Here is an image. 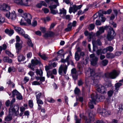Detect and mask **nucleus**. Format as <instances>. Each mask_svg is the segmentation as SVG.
Returning <instances> with one entry per match:
<instances>
[{
  "label": "nucleus",
  "mask_w": 123,
  "mask_h": 123,
  "mask_svg": "<svg viewBox=\"0 0 123 123\" xmlns=\"http://www.w3.org/2000/svg\"><path fill=\"white\" fill-rule=\"evenodd\" d=\"M69 53L70 55H68L65 59H62L61 61L64 63L63 65H61L60 67L58 70L59 74L62 75L63 72L64 74H66L68 66L70 63L72 65H74L73 61L72 59L71 56H72V53L71 51H69Z\"/></svg>",
  "instance_id": "nucleus-1"
},
{
  "label": "nucleus",
  "mask_w": 123,
  "mask_h": 123,
  "mask_svg": "<svg viewBox=\"0 0 123 123\" xmlns=\"http://www.w3.org/2000/svg\"><path fill=\"white\" fill-rule=\"evenodd\" d=\"M89 73L90 74V77L91 79L93 80V82L95 84H97L98 82V80L100 79V77L102 75L101 73L96 74L94 69L90 68H89L87 71L86 72V75L89 77V76L88 75Z\"/></svg>",
  "instance_id": "nucleus-2"
},
{
  "label": "nucleus",
  "mask_w": 123,
  "mask_h": 123,
  "mask_svg": "<svg viewBox=\"0 0 123 123\" xmlns=\"http://www.w3.org/2000/svg\"><path fill=\"white\" fill-rule=\"evenodd\" d=\"M19 106L17 104H15L14 105H10V107L9 109V113L18 116H19Z\"/></svg>",
  "instance_id": "nucleus-3"
},
{
  "label": "nucleus",
  "mask_w": 123,
  "mask_h": 123,
  "mask_svg": "<svg viewBox=\"0 0 123 123\" xmlns=\"http://www.w3.org/2000/svg\"><path fill=\"white\" fill-rule=\"evenodd\" d=\"M105 99V97L101 95L96 94V95L94 96V95L92 94L91 95L89 100L93 103H95V102H98L100 101H102Z\"/></svg>",
  "instance_id": "nucleus-4"
},
{
  "label": "nucleus",
  "mask_w": 123,
  "mask_h": 123,
  "mask_svg": "<svg viewBox=\"0 0 123 123\" xmlns=\"http://www.w3.org/2000/svg\"><path fill=\"white\" fill-rule=\"evenodd\" d=\"M118 74L117 71L115 70H113L110 72H107L105 73L104 76L103 77L114 79L116 78L118 76Z\"/></svg>",
  "instance_id": "nucleus-5"
},
{
  "label": "nucleus",
  "mask_w": 123,
  "mask_h": 123,
  "mask_svg": "<svg viewBox=\"0 0 123 123\" xmlns=\"http://www.w3.org/2000/svg\"><path fill=\"white\" fill-rule=\"evenodd\" d=\"M116 34L113 28L110 27L109 28L108 33L107 35V38L108 41L113 39L115 36Z\"/></svg>",
  "instance_id": "nucleus-6"
},
{
  "label": "nucleus",
  "mask_w": 123,
  "mask_h": 123,
  "mask_svg": "<svg viewBox=\"0 0 123 123\" xmlns=\"http://www.w3.org/2000/svg\"><path fill=\"white\" fill-rule=\"evenodd\" d=\"M97 111L98 113L104 117L108 116L111 114L110 111L103 109H98Z\"/></svg>",
  "instance_id": "nucleus-7"
},
{
  "label": "nucleus",
  "mask_w": 123,
  "mask_h": 123,
  "mask_svg": "<svg viewBox=\"0 0 123 123\" xmlns=\"http://www.w3.org/2000/svg\"><path fill=\"white\" fill-rule=\"evenodd\" d=\"M31 64L28 65V67L33 71H34V67L35 65H37L39 64L40 62L37 60L32 59L31 60Z\"/></svg>",
  "instance_id": "nucleus-8"
},
{
  "label": "nucleus",
  "mask_w": 123,
  "mask_h": 123,
  "mask_svg": "<svg viewBox=\"0 0 123 123\" xmlns=\"http://www.w3.org/2000/svg\"><path fill=\"white\" fill-rule=\"evenodd\" d=\"M89 57L90 58L91 64L93 66H95L97 63L98 58L96 56H95V54H94L90 55Z\"/></svg>",
  "instance_id": "nucleus-9"
},
{
  "label": "nucleus",
  "mask_w": 123,
  "mask_h": 123,
  "mask_svg": "<svg viewBox=\"0 0 123 123\" xmlns=\"http://www.w3.org/2000/svg\"><path fill=\"white\" fill-rule=\"evenodd\" d=\"M28 0H14L15 3L21 6H28Z\"/></svg>",
  "instance_id": "nucleus-10"
},
{
  "label": "nucleus",
  "mask_w": 123,
  "mask_h": 123,
  "mask_svg": "<svg viewBox=\"0 0 123 123\" xmlns=\"http://www.w3.org/2000/svg\"><path fill=\"white\" fill-rule=\"evenodd\" d=\"M23 17L29 25L31 24V19L32 18V17L30 14L29 13H25L24 14Z\"/></svg>",
  "instance_id": "nucleus-11"
},
{
  "label": "nucleus",
  "mask_w": 123,
  "mask_h": 123,
  "mask_svg": "<svg viewBox=\"0 0 123 123\" xmlns=\"http://www.w3.org/2000/svg\"><path fill=\"white\" fill-rule=\"evenodd\" d=\"M97 90L101 93H105L106 89L104 86L99 84L98 86Z\"/></svg>",
  "instance_id": "nucleus-12"
},
{
  "label": "nucleus",
  "mask_w": 123,
  "mask_h": 123,
  "mask_svg": "<svg viewBox=\"0 0 123 123\" xmlns=\"http://www.w3.org/2000/svg\"><path fill=\"white\" fill-rule=\"evenodd\" d=\"M71 75L73 79L76 80L78 78V74L75 68H73L71 70Z\"/></svg>",
  "instance_id": "nucleus-13"
},
{
  "label": "nucleus",
  "mask_w": 123,
  "mask_h": 123,
  "mask_svg": "<svg viewBox=\"0 0 123 123\" xmlns=\"http://www.w3.org/2000/svg\"><path fill=\"white\" fill-rule=\"evenodd\" d=\"M23 42L21 41V43H19L17 42L15 44L16 48V52L18 54L19 51L21 50L22 47V44Z\"/></svg>",
  "instance_id": "nucleus-14"
},
{
  "label": "nucleus",
  "mask_w": 123,
  "mask_h": 123,
  "mask_svg": "<svg viewBox=\"0 0 123 123\" xmlns=\"http://www.w3.org/2000/svg\"><path fill=\"white\" fill-rule=\"evenodd\" d=\"M14 28L17 32L21 35H24V34L25 33V32L24 30L19 27H14Z\"/></svg>",
  "instance_id": "nucleus-15"
},
{
  "label": "nucleus",
  "mask_w": 123,
  "mask_h": 123,
  "mask_svg": "<svg viewBox=\"0 0 123 123\" xmlns=\"http://www.w3.org/2000/svg\"><path fill=\"white\" fill-rule=\"evenodd\" d=\"M113 50V47L111 46H109L103 49L102 50V53L103 54H104L108 51L111 52Z\"/></svg>",
  "instance_id": "nucleus-16"
},
{
  "label": "nucleus",
  "mask_w": 123,
  "mask_h": 123,
  "mask_svg": "<svg viewBox=\"0 0 123 123\" xmlns=\"http://www.w3.org/2000/svg\"><path fill=\"white\" fill-rule=\"evenodd\" d=\"M106 27H101L99 28L98 31L96 33V35L97 36H99L100 34L103 33L104 32V30Z\"/></svg>",
  "instance_id": "nucleus-17"
},
{
  "label": "nucleus",
  "mask_w": 123,
  "mask_h": 123,
  "mask_svg": "<svg viewBox=\"0 0 123 123\" xmlns=\"http://www.w3.org/2000/svg\"><path fill=\"white\" fill-rule=\"evenodd\" d=\"M77 11L76 9V5H74L72 6H70L69 9V12L70 13H71L73 12L74 13Z\"/></svg>",
  "instance_id": "nucleus-18"
},
{
  "label": "nucleus",
  "mask_w": 123,
  "mask_h": 123,
  "mask_svg": "<svg viewBox=\"0 0 123 123\" xmlns=\"http://www.w3.org/2000/svg\"><path fill=\"white\" fill-rule=\"evenodd\" d=\"M54 0L53 1L56 4L52 5L51 4L49 6V7L50 8V9H55L57 7V6H59V4L58 2V0Z\"/></svg>",
  "instance_id": "nucleus-19"
},
{
  "label": "nucleus",
  "mask_w": 123,
  "mask_h": 123,
  "mask_svg": "<svg viewBox=\"0 0 123 123\" xmlns=\"http://www.w3.org/2000/svg\"><path fill=\"white\" fill-rule=\"evenodd\" d=\"M10 9V6L6 4H4L1 7V9L4 11H8Z\"/></svg>",
  "instance_id": "nucleus-20"
},
{
  "label": "nucleus",
  "mask_w": 123,
  "mask_h": 123,
  "mask_svg": "<svg viewBox=\"0 0 123 123\" xmlns=\"http://www.w3.org/2000/svg\"><path fill=\"white\" fill-rule=\"evenodd\" d=\"M6 33L8 34L10 36H11L14 33V31L12 29L9 30L8 29H6L5 31Z\"/></svg>",
  "instance_id": "nucleus-21"
},
{
  "label": "nucleus",
  "mask_w": 123,
  "mask_h": 123,
  "mask_svg": "<svg viewBox=\"0 0 123 123\" xmlns=\"http://www.w3.org/2000/svg\"><path fill=\"white\" fill-rule=\"evenodd\" d=\"M11 114V113H9V112L8 114L5 118V121H10L12 119V117Z\"/></svg>",
  "instance_id": "nucleus-22"
},
{
  "label": "nucleus",
  "mask_w": 123,
  "mask_h": 123,
  "mask_svg": "<svg viewBox=\"0 0 123 123\" xmlns=\"http://www.w3.org/2000/svg\"><path fill=\"white\" fill-rule=\"evenodd\" d=\"M122 85V84L120 83H117L114 86L115 90H114V91H115L116 92H117L119 87Z\"/></svg>",
  "instance_id": "nucleus-23"
},
{
  "label": "nucleus",
  "mask_w": 123,
  "mask_h": 123,
  "mask_svg": "<svg viewBox=\"0 0 123 123\" xmlns=\"http://www.w3.org/2000/svg\"><path fill=\"white\" fill-rule=\"evenodd\" d=\"M3 60L4 62H8L9 63H11L12 62V60L11 59H10L7 56L4 57Z\"/></svg>",
  "instance_id": "nucleus-24"
},
{
  "label": "nucleus",
  "mask_w": 123,
  "mask_h": 123,
  "mask_svg": "<svg viewBox=\"0 0 123 123\" xmlns=\"http://www.w3.org/2000/svg\"><path fill=\"white\" fill-rule=\"evenodd\" d=\"M106 57L108 58L112 59L115 57V55L114 54L109 52L106 54Z\"/></svg>",
  "instance_id": "nucleus-25"
},
{
  "label": "nucleus",
  "mask_w": 123,
  "mask_h": 123,
  "mask_svg": "<svg viewBox=\"0 0 123 123\" xmlns=\"http://www.w3.org/2000/svg\"><path fill=\"white\" fill-rule=\"evenodd\" d=\"M10 19H11L12 20H14L15 19L16 17V15L15 11H12L11 13H10Z\"/></svg>",
  "instance_id": "nucleus-26"
},
{
  "label": "nucleus",
  "mask_w": 123,
  "mask_h": 123,
  "mask_svg": "<svg viewBox=\"0 0 123 123\" xmlns=\"http://www.w3.org/2000/svg\"><path fill=\"white\" fill-rule=\"evenodd\" d=\"M60 12L59 14H63V16L66 15V10L64 9V8L62 9H60L59 10Z\"/></svg>",
  "instance_id": "nucleus-27"
},
{
  "label": "nucleus",
  "mask_w": 123,
  "mask_h": 123,
  "mask_svg": "<svg viewBox=\"0 0 123 123\" xmlns=\"http://www.w3.org/2000/svg\"><path fill=\"white\" fill-rule=\"evenodd\" d=\"M25 59V57L23 55L20 54L18 56V59L19 62H21L24 61Z\"/></svg>",
  "instance_id": "nucleus-28"
},
{
  "label": "nucleus",
  "mask_w": 123,
  "mask_h": 123,
  "mask_svg": "<svg viewBox=\"0 0 123 123\" xmlns=\"http://www.w3.org/2000/svg\"><path fill=\"white\" fill-rule=\"evenodd\" d=\"M89 119L86 120V123H90L91 120L93 119V115H92V114L91 113L89 114Z\"/></svg>",
  "instance_id": "nucleus-29"
},
{
  "label": "nucleus",
  "mask_w": 123,
  "mask_h": 123,
  "mask_svg": "<svg viewBox=\"0 0 123 123\" xmlns=\"http://www.w3.org/2000/svg\"><path fill=\"white\" fill-rule=\"evenodd\" d=\"M72 23L71 22L69 23L67 26V27L65 29V30L67 31H70L72 28Z\"/></svg>",
  "instance_id": "nucleus-30"
},
{
  "label": "nucleus",
  "mask_w": 123,
  "mask_h": 123,
  "mask_svg": "<svg viewBox=\"0 0 123 123\" xmlns=\"http://www.w3.org/2000/svg\"><path fill=\"white\" fill-rule=\"evenodd\" d=\"M99 19L101 20L102 22H104L105 20V18L104 17L103 14L101 13H99Z\"/></svg>",
  "instance_id": "nucleus-31"
},
{
  "label": "nucleus",
  "mask_w": 123,
  "mask_h": 123,
  "mask_svg": "<svg viewBox=\"0 0 123 123\" xmlns=\"http://www.w3.org/2000/svg\"><path fill=\"white\" fill-rule=\"evenodd\" d=\"M38 54L42 59L44 60H46L48 58L46 56L45 54H41L39 52L38 53Z\"/></svg>",
  "instance_id": "nucleus-32"
},
{
  "label": "nucleus",
  "mask_w": 123,
  "mask_h": 123,
  "mask_svg": "<svg viewBox=\"0 0 123 123\" xmlns=\"http://www.w3.org/2000/svg\"><path fill=\"white\" fill-rule=\"evenodd\" d=\"M95 27V25L93 24H91L89 25L88 26L87 28L90 31H91L93 30Z\"/></svg>",
  "instance_id": "nucleus-33"
},
{
  "label": "nucleus",
  "mask_w": 123,
  "mask_h": 123,
  "mask_svg": "<svg viewBox=\"0 0 123 123\" xmlns=\"http://www.w3.org/2000/svg\"><path fill=\"white\" fill-rule=\"evenodd\" d=\"M27 44L29 46L32 47H33L34 45L32 43L31 41V40L30 38L28 39V40H27Z\"/></svg>",
  "instance_id": "nucleus-34"
},
{
  "label": "nucleus",
  "mask_w": 123,
  "mask_h": 123,
  "mask_svg": "<svg viewBox=\"0 0 123 123\" xmlns=\"http://www.w3.org/2000/svg\"><path fill=\"white\" fill-rule=\"evenodd\" d=\"M12 97H14L15 95H18V94L19 93L16 90L14 89L12 92Z\"/></svg>",
  "instance_id": "nucleus-35"
},
{
  "label": "nucleus",
  "mask_w": 123,
  "mask_h": 123,
  "mask_svg": "<svg viewBox=\"0 0 123 123\" xmlns=\"http://www.w3.org/2000/svg\"><path fill=\"white\" fill-rule=\"evenodd\" d=\"M92 43L93 45L94 44H96L99 45H100L101 44L100 40L98 39L96 41H93Z\"/></svg>",
  "instance_id": "nucleus-36"
},
{
  "label": "nucleus",
  "mask_w": 123,
  "mask_h": 123,
  "mask_svg": "<svg viewBox=\"0 0 123 123\" xmlns=\"http://www.w3.org/2000/svg\"><path fill=\"white\" fill-rule=\"evenodd\" d=\"M7 48V46L5 44H3L2 47L0 46V54H1L2 50H5Z\"/></svg>",
  "instance_id": "nucleus-37"
},
{
  "label": "nucleus",
  "mask_w": 123,
  "mask_h": 123,
  "mask_svg": "<svg viewBox=\"0 0 123 123\" xmlns=\"http://www.w3.org/2000/svg\"><path fill=\"white\" fill-rule=\"evenodd\" d=\"M36 73L37 75L39 74L40 76L42 75L43 74L42 71L41 69H36Z\"/></svg>",
  "instance_id": "nucleus-38"
},
{
  "label": "nucleus",
  "mask_w": 123,
  "mask_h": 123,
  "mask_svg": "<svg viewBox=\"0 0 123 123\" xmlns=\"http://www.w3.org/2000/svg\"><path fill=\"white\" fill-rule=\"evenodd\" d=\"M16 70V69L14 67H10L8 68V71L9 73L12 72H14Z\"/></svg>",
  "instance_id": "nucleus-39"
},
{
  "label": "nucleus",
  "mask_w": 123,
  "mask_h": 123,
  "mask_svg": "<svg viewBox=\"0 0 123 123\" xmlns=\"http://www.w3.org/2000/svg\"><path fill=\"white\" fill-rule=\"evenodd\" d=\"M75 58L76 61H78L80 58V57L78 53H75Z\"/></svg>",
  "instance_id": "nucleus-40"
},
{
  "label": "nucleus",
  "mask_w": 123,
  "mask_h": 123,
  "mask_svg": "<svg viewBox=\"0 0 123 123\" xmlns=\"http://www.w3.org/2000/svg\"><path fill=\"white\" fill-rule=\"evenodd\" d=\"M35 94H36V99H39L42 95V93L40 92H36Z\"/></svg>",
  "instance_id": "nucleus-41"
},
{
  "label": "nucleus",
  "mask_w": 123,
  "mask_h": 123,
  "mask_svg": "<svg viewBox=\"0 0 123 123\" xmlns=\"http://www.w3.org/2000/svg\"><path fill=\"white\" fill-rule=\"evenodd\" d=\"M112 11V10L111 9H109L106 11H104L103 12V13L104 14H110Z\"/></svg>",
  "instance_id": "nucleus-42"
},
{
  "label": "nucleus",
  "mask_w": 123,
  "mask_h": 123,
  "mask_svg": "<svg viewBox=\"0 0 123 123\" xmlns=\"http://www.w3.org/2000/svg\"><path fill=\"white\" fill-rule=\"evenodd\" d=\"M80 90L77 88H76L74 90V92L75 94L78 95L80 92Z\"/></svg>",
  "instance_id": "nucleus-43"
},
{
  "label": "nucleus",
  "mask_w": 123,
  "mask_h": 123,
  "mask_svg": "<svg viewBox=\"0 0 123 123\" xmlns=\"http://www.w3.org/2000/svg\"><path fill=\"white\" fill-rule=\"evenodd\" d=\"M5 53L6 54H7L9 56L11 57H12L14 56L13 54H12L8 50H6L5 51Z\"/></svg>",
  "instance_id": "nucleus-44"
},
{
  "label": "nucleus",
  "mask_w": 123,
  "mask_h": 123,
  "mask_svg": "<svg viewBox=\"0 0 123 123\" xmlns=\"http://www.w3.org/2000/svg\"><path fill=\"white\" fill-rule=\"evenodd\" d=\"M90 102H89L88 103L89 106V107L91 109H92L94 107V106L92 104H96V102H95V103H93L92 101H91L90 100Z\"/></svg>",
  "instance_id": "nucleus-45"
},
{
  "label": "nucleus",
  "mask_w": 123,
  "mask_h": 123,
  "mask_svg": "<svg viewBox=\"0 0 123 123\" xmlns=\"http://www.w3.org/2000/svg\"><path fill=\"white\" fill-rule=\"evenodd\" d=\"M28 105L30 108H32L33 105V101L31 100H29L28 102Z\"/></svg>",
  "instance_id": "nucleus-46"
},
{
  "label": "nucleus",
  "mask_w": 123,
  "mask_h": 123,
  "mask_svg": "<svg viewBox=\"0 0 123 123\" xmlns=\"http://www.w3.org/2000/svg\"><path fill=\"white\" fill-rule=\"evenodd\" d=\"M36 100L38 105H43V102L42 100L40 99H36Z\"/></svg>",
  "instance_id": "nucleus-47"
},
{
  "label": "nucleus",
  "mask_w": 123,
  "mask_h": 123,
  "mask_svg": "<svg viewBox=\"0 0 123 123\" xmlns=\"http://www.w3.org/2000/svg\"><path fill=\"white\" fill-rule=\"evenodd\" d=\"M51 13L53 14H55L56 13H58V11L57 10H55L53 9H50Z\"/></svg>",
  "instance_id": "nucleus-48"
},
{
  "label": "nucleus",
  "mask_w": 123,
  "mask_h": 123,
  "mask_svg": "<svg viewBox=\"0 0 123 123\" xmlns=\"http://www.w3.org/2000/svg\"><path fill=\"white\" fill-rule=\"evenodd\" d=\"M16 98L17 99L20 100L22 99L23 97L21 94L19 93L18 95H17Z\"/></svg>",
  "instance_id": "nucleus-49"
},
{
  "label": "nucleus",
  "mask_w": 123,
  "mask_h": 123,
  "mask_svg": "<svg viewBox=\"0 0 123 123\" xmlns=\"http://www.w3.org/2000/svg\"><path fill=\"white\" fill-rule=\"evenodd\" d=\"M108 62V61L107 60L105 59L102 61V64L104 66H106Z\"/></svg>",
  "instance_id": "nucleus-50"
},
{
  "label": "nucleus",
  "mask_w": 123,
  "mask_h": 123,
  "mask_svg": "<svg viewBox=\"0 0 123 123\" xmlns=\"http://www.w3.org/2000/svg\"><path fill=\"white\" fill-rule=\"evenodd\" d=\"M64 18H65L66 19H68L69 21H70L71 19H70V16L69 15H65L63 16Z\"/></svg>",
  "instance_id": "nucleus-51"
},
{
  "label": "nucleus",
  "mask_w": 123,
  "mask_h": 123,
  "mask_svg": "<svg viewBox=\"0 0 123 123\" xmlns=\"http://www.w3.org/2000/svg\"><path fill=\"white\" fill-rule=\"evenodd\" d=\"M47 76L48 78H49L50 75H52L53 74L52 72L51 71H47Z\"/></svg>",
  "instance_id": "nucleus-52"
},
{
  "label": "nucleus",
  "mask_w": 123,
  "mask_h": 123,
  "mask_svg": "<svg viewBox=\"0 0 123 123\" xmlns=\"http://www.w3.org/2000/svg\"><path fill=\"white\" fill-rule=\"evenodd\" d=\"M32 84L33 85H39L40 84V83L39 82L34 81L32 82Z\"/></svg>",
  "instance_id": "nucleus-53"
},
{
  "label": "nucleus",
  "mask_w": 123,
  "mask_h": 123,
  "mask_svg": "<svg viewBox=\"0 0 123 123\" xmlns=\"http://www.w3.org/2000/svg\"><path fill=\"white\" fill-rule=\"evenodd\" d=\"M113 91H112L111 90H110L108 91L107 93L108 96L109 97H111L113 93Z\"/></svg>",
  "instance_id": "nucleus-54"
},
{
  "label": "nucleus",
  "mask_w": 123,
  "mask_h": 123,
  "mask_svg": "<svg viewBox=\"0 0 123 123\" xmlns=\"http://www.w3.org/2000/svg\"><path fill=\"white\" fill-rule=\"evenodd\" d=\"M96 53L98 55H99L101 54L102 53V51L101 49H98L96 51Z\"/></svg>",
  "instance_id": "nucleus-55"
},
{
  "label": "nucleus",
  "mask_w": 123,
  "mask_h": 123,
  "mask_svg": "<svg viewBox=\"0 0 123 123\" xmlns=\"http://www.w3.org/2000/svg\"><path fill=\"white\" fill-rule=\"evenodd\" d=\"M42 10L45 13H48L49 11L48 9L46 8H43Z\"/></svg>",
  "instance_id": "nucleus-56"
},
{
  "label": "nucleus",
  "mask_w": 123,
  "mask_h": 123,
  "mask_svg": "<svg viewBox=\"0 0 123 123\" xmlns=\"http://www.w3.org/2000/svg\"><path fill=\"white\" fill-rule=\"evenodd\" d=\"M93 32H92L91 33H89V36L88 37V40L89 41H90L91 40L92 34Z\"/></svg>",
  "instance_id": "nucleus-57"
},
{
  "label": "nucleus",
  "mask_w": 123,
  "mask_h": 123,
  "mask_svg": "<svg viewBox=\"0 0 123 123\" xmlns=\"http://www.w3.org/2000/svg\"><path fill=\"white\" fill-rule=\"evenodd\" d=\"M32 56V53L31 52L28 53L27 54V57L29 58H31Z\"/></svg>",
  "instance_id": "nucleus-58"
},
{
  "label": "nucleus",
  "mask_w": 123,
  "mask_h": 123,
  "mask_svg": "<svg viewBox=\"0 0 123 123\" xmlns=\"http://www.w3.org/2000/svg\"><path fill=\"white\" fill-rule=\"evenodd\" d=\"M95 24L96 25H101V23L100 20H97L96 21Z\"/></svg>",
  "instance_id": "nucleus-59"
},
{
  "label": "nucleus",
  "mask_w": 123,
  "mask_h": 123,
  "mask_svg": "<svg viewBox=\"0 0 123 123\" xmlns=\"http://www.w3.org/2000/svg\"><path fill=\"white\" fill-rule=\"evenodd\" d=\"M83 83V82L81 80H80L78 81V85L79 86H81Z\"/></svg>",
  "instance_id": "nucleus-60"
},
{
  "label": "nucleus",
  "mask_w": 123,
  "mask_h": 123,
  "mask_svg": "<svg viewBox=\"0 0 123 123\" xmlns=\"http://www.w3.org/2000/svg\"><path fill=\"white\" fill-rule=\"evenodd\" d=\"M37 25V22L36 20H33L32 22V25L33 27Z\"/></svg>",
  "instance_id": "nucleus-61"
},
{
  "label": "nucleus",
  "mask_w": 123,
  "mask_h": 123,
  "mask_svg": "<svg viewBox=\"0 0 123 123\" xmlns=\"http://www.w3.org/2000/svg\"><path fill=\"white\" fill-rule=\"evenodd\" d=\"M10 102L9 100H7L5 102V105L7 107H8L9 106Z\"/></svg>",
  "instance_id": "nucleus-62"
},
{
  "label": "nucleus",
  "mask_w": 123,
  "mask_h": 123,
  "mask_svg": "<svg viewBox=\"0 0 123 123\" xmlns=\"http://www.w3.org/2000/svg\"><path fill=\"white\" fill-rule=\"evenodd\" d=\"M10 12H6L5 14V16L6 17L9 18H10Z\"/></svg>",
  "instance_id": "nucleus-63"
},
{
  "label": "nucleus",
  "mask_w": 123,
  "mask_h": 123,
  "mask_svg": "<svg viewBox=\"0 0 123 123\" xmlns=\"http://www.w3.org/2000/svg\"><path fill=\"white\" fill-rule=\"evenodd\" d=\"M5 18L2 17H1L0 18V24L3 23L5 21Z\"/></svg>",
  "instance_id": "nucleus-64"
}]
</instances>
